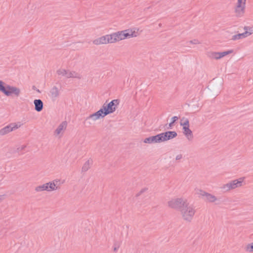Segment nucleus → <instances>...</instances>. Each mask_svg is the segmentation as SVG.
Segmentation results:
<instances>
[{"label":"nucleus","instance_id":"1","mask_svg":"<svg viewBox=\"0 0 253 253\" xmlns=\"http://www.w3.org/2000/svg\"><path fill=\"white\" fill-rule=\"evenodd\" d=\"M168 208L178 210L181 219L186 222H191L195 214L196 211L194 206L188 201L183 198H173L168 201Z\"/></svg>","mask_w":253,"mask_h":253},{"label":"nucleus","instance_id":"2","mask_svg":"<svg viewBox=\"0 0 253 253\" xmlns=\"http://www.w3.org/2000/svg\"><path fill=\"white\" fill-rule=\"evenodd\" d=\"M119 104L120 101L118 99H114L107 104H104L98 111L90 115L89 119L95 121L103 118L106 116L115 112Z\"/></svg>","mask_w":253,"mask_h":253},{"label":"nucleus","instance_id":"3","mask_svg":"<svg viewBox=\"0 0 253 253\" xmlns=\"http://www.w3.org/2000/svg\"><path fill=\"white\" fill-rule=\"evenodd\" d=\"M140 33V30L138 28L132 27L111 33V36L113 42L116 43L126 39L137 37Z\"/></svg>","mask_w":253,"mask_h":253},{"label":"nucleus","instance_id":"4","mask_svg":"<svg viewBox=\"0 0 253 253\" xmlns=\"http://www.w3.org/2000/svg\"><path fill=\"white\" fill-rule=\"evenodd\" d=\"M0 91L6 96L14 95L18 96L20 94V89L16 87L9 85H4V84L0 81Z\"/></svg>","mask_w":253,"mask_h":253},{"label":"nucleus","instance_id":"5","mask_svg":"<svg viewBox=\"0 0 253 253\" xmlns=\"http://www.w3.org/2000/svg\"><path fill=\"white\" fill-rule=\"evenodd\" d=\"M245 177H241L227 183L222 188L225 191H230L244 186L245 184Z\"/></svg>","mask_w":253,"mask_h":253},{"label":"nucleus","instance_id":"6","mask_svg":"<svg viewBox=\"0 0 253 253\" xmlns=\"http://www.w3.org/2000/svg\"><path fill=\"white\" fill-rule=\"evenodd\" d=\"M247 0H236L233 8V12L237 17H243L246 12Z\"/></svg>","mask_w":253,"mask_h":253},{"label":"nucleus","instance_id":"7","mask_svg":"<svg viewBox=\"0 0 253 253\" xmlns=\"http://www.w3.org/2000/svg\"><path fill=\"white\" fill-rule=\"evenodd\" d=\"M180 126H182L183 133L189 141H191L194 138L192 131L190 128V124L188 120L182 118L180 120Z\"/></svg>","mask_w":253,"mask_h":253},{"label":"nucleus","instance_id":"8","mask_svg":"<svg viewBox=\"0 0 253 253\" xmlns=\"http://www.w3.org/2000/svg\"><path fill=\"white\" fill-rule=\"evenodd\" d=\"M92 43L96 45L113 43L111 34L99 37L93 40Z\"/></svg>","mask_w":253,"mask_h":253},{"label":"nucleus","instance_id":"9","mask_svg":"<svg viewBox=\"0 0 253 253\" xmlns=\"http://www.w3.org/2000/svg\"><path fill=\"white\" fill-rule=\"evenodd\" d=\"M21 126L20 123H11L0 129V135H4L14 131Z\"/></svg>","mask_w":253,"mask_h":253},{"label":"nucleus","instance_id":"10","mask_svg":"<svg viewBox=\"0 0 253 253\" xmlns=\"http://www.w3.org/2000/svg\"><path fill=\"white\" fill-rule=\"evenodd\" d=\"M45 187V191L52 192L58 190L59 188V181L57 179H55L44 183Z\"/></svg>","mask_w":253,"mask_h":253},{"label":"nucleus","instance_id":"11","mask_svg":"<svg viewBox=\"0 0 253 253\" xmlns=\"http://www.w3.org/2000/svg\"><path fill=\"white\" fill-rule=\"evenodd\" d=\"M161 141L164 142L175 138L177 136V133L174 131H169L160 133Z\"/></svg>","mask_w":253,"mask_h":253},{"label":"nucleus","instance_id":"12","mask_svg":"<svg viewBox=\"0 0 253 253\" xmlns=\"http://www.w3.org/2000/svg\"><path fill=\"white\" fill-rule=\"evenodd\" d=\"M143 142L146 144L159 143L162 142L160 134L150 136L144 139Z\"/></svg>","mask_w":253,"mask_h":253},{"label":"nucleus","instance_id":"13","mask_svg":"<svg viewBox=\"0 0 253 253\" xmlns=\"http://www.w3.org/2000/svg\"><path fill=\"white\" fill-rule=\"evenodd\" d=\"M66 128V124L65 123H63L60 124L58 127L56 128L55 131V134L57 136H59L63 133L64 131Z\"/></svg>","mask_w":253,"mask_h":253},{"label":"nucleus","instance_id":"14","mask_svg":"<svg viewBox=\"0 0 253 253\" xmlns=\"http://www.w3.org/2000/svg\"><path fill=\"white\" fill-rule=\"evenodd\" d=\"M35 109L37 112H40L43 108V103L40 99H36L34 101Z\"/></svg>","mask_w":253,"mask_h":253},{"label":"nucleus","instance_id":"15","mask_svg":"<svg viewBox=\"0 0 253 253\" xmlns=\"http://www.w3.org/2000/svg\"><path fill=\"white\" fill-rule=\"evenodd\" d=\"M204 200L207 202L214 203L217 201V198L215 196L208 193Z\"/></svg>","mask_w":253,"mask_h":253},{"label":"nucleus","instance_id":"16","mask_svg":"<svg viewBox=\"0 0 253 253\" xmlns=\"http://www.w3.org/2000/svg\"><path fill=\"white\" fill-rule=\"evenodd\" d=\"M245 32L243 33L245 38L249 37L253 34V26H245L244 27Z\"/></svg>","mask_w":253,"mask_h":253},{"label":"nucleus","instance_id":"17","mask_svg":"<svg viewBox=\"0 0 253 253\" xmlns=\"http://www.w3.org/2000/svg\"><path fill=\"white\" fill-rule=\"evenodd\" d=\"M92 164V161L91 160H88L86 161H85L82 167V171H87L91 168Z\"/></svg>","mask_w":253,"mask_h":253},{"label":"nucleus","instance_id":"18","mask_svg":"<svg viewBox=\"0 0 253 253\" xmlns=\"http://www.w3.org/2000/svg\"><path fill=\"white\" fill-rule=\"evenodd\" d=\"M208 192L201 189H196V194L199 198L204 199L207 194Z\"/></svg>","mask_w":253,"mask_h":253},{"label":"nucleus","instance_id":"19","mask_svg":"<svg viewBox=\"0 0 253 253\" xmlns=\"http://www.w3.org/2000/svg\"><path fill=\"white\" fill-rule=\"evenodd\" d=\"M67 78H80V75L74 71H69Z\"/></svg>","mask_w":253,"mask_h":253},{"label":"nucleus","instance_id":"20","mask_svg":"<svg viewBox=\"0 0 253 253\" xmlns=\"http://www.w3.org/2000/svg\"><path fill=\"white\" fill-rule=\"evenodd\" d=\"M209 57L212 59L218 60L219 59V52L213 51L210 53Z\"/></svg>","mask_w":253,"mask_h":253},{"label":"nucleus","instance_id":"21","mask_svg":"<svg viewBox=\"0 0 253 253\" xmlns=\"http://www.w3.org/2000/svg\"><path fill=\"white\" fill-rule=\"evenodd\" d=\"M35 191L36 192H41L43 191H45V187L44 183L36 186L35 188Z\"/></svg>","mask_w":253,"mask_h":253},{"label":"nucleus","instance_id":"22","mask_svg":"<svg viewBox=\"0 0 253 253\" xmlns=\"http://www.w3.org/2000/svg\"><path fill=\"white\" fill-rule=\"evenodd\" d=\"M245 250L247 252L253 253V242L247 244Z\"/></svg>","mask_w":253,"mask_h":253},{"label":"nucleus","instance_id":"23","mask_svg":"<svg viewBox=\"0 0 253 253\" xmlns=\"http://www.w3.org/2000/svg\"><path fill=\"white\" fill-rule=\"evenodd\" d=\"M69 71H67L64 69H61L58 70L57 73L59 75L65 76L66 77H67V74Z\"/></svg>","mask_w":253,"mask_h":253},{"label":"nucleus","instance_id":"24","mask_svg":"<svg viewBox=\"0 0 253 253\" xmlns=\"http://www.w3.org/2000/svg\"><path fill=\"white\" fill-rule=\"evenodd\" d=\"M242 38H245L243 33L236 35L233 37V39L234 40H239Z\"/></svg>","mask_w":253,"mask_h":253},{"label":"nucleus","instance_id":"25","mask_svg":"<svg viewBox=\"0 0 253 253\" xmlns=\"http://www.w3.org/2000/svg\"><path fill=\"white\" fill-rule=\"evenodd\" d=\"M233 52V50L231 49V50H228L227 51L222 52V54L223 55V57H224V56H225L228 54H231Z\"/></svg>","mask_w":253,"mask_h":253},{"label":"nucleus","instance_id":"26","mask_svg":"<svg viewBox=\"0 0 253 253\" xmlns=\"http://www.w3.org/2000/svg\"><path fill=\"white\" fill-rule=\"evenodd\" d=\"M190 43L194 44H200V42L197 40H193L192 41H189V42Z\"/></svg>","mask_w":253,"mask_h":253},{"label":"nucleus","instance_id":"27","mask_svg":"<svg viewBox=\"0 0 253 253\" xmlns=\"http://www.w3.org/2000/svg\"><path fill=\"white\" fill-rule=\"evenodd\" d=\"M182 158V155L181 154H178L175 156L176 160H180Z\"/></svg>","mask_w":253,"mask_h":253},{"label":"nucleus","instance_id":"28","mask_svg":"<svg viewBox=\"0 0 253 253\" xmlns=\"http://www.w3.org/2000/svg\"><path fill=\"white\" fill-rule=\"evenodd\" d=\"M178 118L176 116L173 117L171 119V122L170 123L169 125L171 126L172 124H173L176 120H177Z\"/></svg>","mask_w":253,"mask_h":253},{"label":"nucleus","instance_id":"29","mask_svg":"<svg viewBox=\"0 0 253 253\" xmlns=\"http://www.w3.org/2000/svg\"><path fill=\"white\" fill-rule=\"evenodd\" d=\"M219 59H221L223 57V56L222 54V52H219Z\"/></svg>","mask_w":253,"mask_h":253},{"label":"nucleus","instance_id":"30","mask_svg":"<svg viewBox=\"0 0 253 253\" xmlns=\"http://www.w3.org/2000/svg\"><path fill=\"white\" fill-rule=\"evenodd\" d=\"M117 250H118V248L115 247V248H114V251H117Z\"/></svg>","mask_w":253,"mask_h":253},{"label":"nucleus","instance_id":"31","mask_svg":"<svg viewBox=\"0 0 253 253\" xmlns=\"http://www.w3.org/2000/svg\"><path fill=\"white\" fill-rule=\"evenodd\" d=\"M1 200H2V198L1 196H0V203L1 202Z\"/></svg>","mask_w":253,"mask_h":253}]
</instances>
